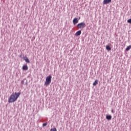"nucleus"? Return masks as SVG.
I'll return each mask as SVG.
<instances>
[{
  "label": "nucleus",
  "mask_w": 131,
  "mask_h": 131,
  "mask_svg": "<svg viewBox=\"0 0 131 131\" xmlns=\"http://www.w3.org/2000/svg\"><path fill=\"white\" fill-rule=\"evenodd\" d=\"M47 124H48L47 123H43V124H42V126H46L47 125Z\"/></svg>",
  "instance_id": "nucleus-15"
},
{
  "label": "nucleus",
  "mask_w": 131,
  "mask_h": 131,
  "mask_svg": "<svg viewBox=\"0 0 131 131\" xmlns=\"http://www.w3.org/2000/svg\"><path fill=\"white\" fill-rule=\"evenodd\" d=\"M50 131H57V128H51L50 129Z\"/></svg>",
  "instance_id": "nucleus-13"
},
{
  "label": "nucleus",
  "mask_w": 131,
  "mask_h": 131,
  "mask_svg": "<svg viewBox=\"0 0 131 131\" xmlns=\"http://www.w3.org/2000/svg\"><path fill=\"white\" fill-rule=\"evenodd\" d=\"M77 27L80 29L84 28L85 27V24L84 23H81L77 25Z\"/></svg>",
  "instance_id": "nucleus-3"
},
{
  "label": "nucleus",
  "mask_w": 131,
  "mask_h": 131,
  "mask_svg": "<svg viewBox=\"0 0 131 131\" xmlns=\"http://www.w3.org/2000/svg\"><path fill=\"white\" fill-rule=\"evenodd\" d=\"M51 82H52V76L49 75L46 77L45 85L48 86V85H50Z\"/></svg>",
  "instance_id": "nucleus-2"
},
{
  "label": "nucleus",
  "mask_w": 131,
  "mask_h": 131,
  "mask_svg": "<svg viewBox=\"0 0 131 131\" xmlns=\"http://www.w3.org/2000/svg\"><path fill=\"white\" fill-rule=\"evenodd\" d=\"M24 60H25L27 63H30V61H29V59L27 58V57H24Z\"/></svg>",
  "instance_id": "nucleus-7"
},
{
  "label": "nucleus",
  "mask_w": 131,
  "mask_h": 131,
  "mask_svg": "<svg viewBox=\"0 0 131 131\" xmlns=\"http://www.w3.org/2000/svg\"><path fill=\"white\" fill-rule=\"evenodd\" d=\"M97 84H98V80H96L95 81V82L93 83V85L94 86H95L97 85Z\"/></svg>",
  "instance_id": "nucleus-10"
},
{
  "label": "nucleus",
  "mask_w": 131,
  "mask_h": 131,
  "mask_svg": "<svg viewBox=\"0 0 131 131\" xmlns=\"http://www.w3.org/2000/svg\"><path fill=\"white\" fill-rule=\"evenodd\" d=\"M81 34V31H78L76 33L75 35L76 36H79Z\"/></svg>",
  "instance_id": "nucleus-6"
},
{
  "label": "nucleus",
  "mask_w": 131,
  "mask_h": 131,
  "mask_svg": "<svg viewBox=\"0 0 131 131\" xmlns=\"http://www.w3.org/2000/svg\"><path fill=\"white\" fill-rule=\"evenodd\" d=\"M127 23L131 24V18L127 20Z\"/></svg>",
  "instance_id": "nucleus-14"
},
{
  "label": "nucleus",
  "mask_w": 131,
  "mask_h": 131,
  "mask_svg": "<svg viewBox=\"0 0 131 131\" xmlns=\"http://www.w3.org/2000/svg\"><path fill=\"white\" fill-rule=\"evenodd\" d=\"M20 95H21V93L20 92L12 93L8 99V103H14V102H16Z\"/></svg>",
  "instance_id": "nucleus-1"
},
{
  "label": "nucleus",
  "mask_w": 131,
  "mask_h": 131,
  "mask_svg": "<svg viewBox=\"0 0 131 131\" xmlns=\"http://www.w3.org/2000/svg\"><path fill=\"white\" fill-rule=\"evenodd\" d=\"M106 118L107 119V120H111V119L112 118V116H111V115L106 116Z\"/></svg>",
  "instance_id": "nucleus-9"
},
{
  "label": "nucleus",
  "mask_w": 131,
  "mask_h": 131,
  "mask_svg": "<svg viewBox=\"0 0 131 131\" xmlns=\"http://www.w3.org/2000/svg\"><path fill=\"white\" fill-rule=\"evenodd\" d=\"M106 49L107 51H111V47H110L109 46H106Z\"/></svg>",
  "instance_id": "nucleus-11"
},
{
  "label": "nucleus",
  "mask_w": 131,
  "mask_h": 131,
  "mask_svg": "<svg viewBox=\"0 0 131 131\" xmlns=\"http://www.w3.org/2000/svg\"><path fill=\"white\" fill-rule=\"evenodd\" d=\"M73 22L74 25H75V24H77V23H78V19H77V18H75L73 19Z\"/></svg>",
  "instance_id": "nucleus-5"
},
{
  "label": "nucleus",
  "mask_w": 131,
  "mask_h": 131,
  "mask_svg": "<svg viewBox=\"0 0 131 131\" xmlns=\"http://www.w3.org/2000/svg\"><path fill=\"white\" fill-rule=\"evenodd\" d=\"M23 70H28V67L27 65L23 66Z\"/></svg>",
  "instance_id": "nucleus-8"
},
{
  "label": "nucleus",
  "mask_w": 131,
  "mask_h": 131,
  "mask_svg": "<svg viewBox=\"0 0 131 131\" xmlns=\"http://www.w3.org/2000/svg\"><path fill=\"white\" fill-rule=\"evenodd\" d=\"M112 112H113V111H112Z\"/></svg>",
  "instance_id": "nucleus-16"
},
{
  "label": "nucleus",
  "mask_w": 131,
  "mask_h": 131,
  "mask_svg": "<svg viewBox=\"0 0 131 131\" xmlns=\"http://www.w3.org/2000/svg\"><path fill=\"white\" fill-rule=\"evenodd\" d=\"M131 49V45H129V46L127 47L126 48V51H129Z\"/></svg>",
  "instance_id": "nucleus-12"
},
{
  "label": "nucleus",
  "mask_w": 131,
  "mask_h": 131,
  "mask_svg": "<svg viewBox=\"0 0 131 131\" xmlns=\"http://www.w3.org/2000/svg\"><path fill=\"white\" fill-rule=\"evenodd\" d=\"M111 0H104L103 2V5H107V4H110Z\"/></svg>",
  "instance_id": "nucleus-4"
}]
</instances>
